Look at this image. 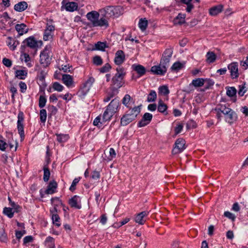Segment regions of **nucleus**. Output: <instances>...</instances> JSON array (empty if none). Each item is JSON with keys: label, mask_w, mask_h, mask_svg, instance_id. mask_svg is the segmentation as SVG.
<instances>
[{"label": "nucleus", "mask_w": 248, "mask_h": 248, "mask_svg": "<svg viewBox=\"0 0 248 248\" xmlns=\"http://www.w3.org/2000/svg\"><path fill=\"white\" fill-rule=\"evenodd\" d=\"M8 146V144L4 140H0V150L4 151Z\"/></svg>", "instance_id": "63"}, {"label": "nucleus", "mask_w": 248, "mask_h": 248, "mask_svg": "<svg viewBox=\"0 0 248 248\" xmlns=\"http://www.w3.org/2000/svg\"><path fill=\"white\" fill-rule=\"evenodd\" d=\"M236 90L234 87H229L227 89L226 94L229 97H233L236 95Z\"/></svg>", "instance_id": "41"}, {"label": "nucleus", "mask_w": 248, "mask_h": 248, "mask_svg": "<svg viewBox=\"0 0 248 248\" xmlns=\"http://www.w3.org/2000/svg\"><path fill=\"white\" fill-rule=\"evenodd\" d=\"M106 12V7L104 9H100L99 12L95 11L90 12L88 13L86 16H107Z\"/></svg>", "instance_id": "32"}, {"label": "nucleus", "mask_w": 248, "mask_h": 248, "mask_svg": "<svg viewBox=\"0 0 248 248\" xmlns=\"http://www.w3.org/2000/svg\"><path fill=\"white\" fill-rule=\"evenodd\" d=\"M185 141L183 139H177L175 143V146L172 150V154L173 155H176L181 153L185 149Z\"/></svg>", "instance_id": "6"}, {"label": "nucleus", "mask_w": 248, "mask_h": 248, "mask_svg": "<svg viewBox=\"0 0 248 248\" xmlns=\"http://www.w3.org/2000/svg\"><path fill=\"white\" fill-rule=\"evenodd\" d=\"M148 21L146 18H141L139 22V27L141 31H145L147 27Z\"/></svg>", "instance_id": "28"}, {"label": "nucleus", "mask_w": 248, "mask_h": 248, "mask_svg": "<svg viewBox=\"0 0 248 248\" xmlns=\"http://www.w3.org/2000/svg\"><path fill=\"white\" fill-rule=\"evenodd\" d=\"M51 203L54 206H58L61 204H62L61 201L58 197L52 198L51 199Z\"/></svg>", "instance_id": "49"}, {"label": "nucleus", "mask_w": 248, "mask_h": 248, "mask_svg": "<svg viewBox=\"0 0 248 248\" xmlns=\"http://www.w3.org/2000/svg\"><path fill=\"white\" fill-rule=\"evenodd\" d=\"M52 20H49L47 21L46 23V27L43 39L45 41H48L51 40L53 35V32L55 30V27L52 24Z\"/></svg>", "instance_id": "4"}, {"label": "nucleus", "mask_w": 248, "mask_h": 248, "mask_svg": "<svg viewBox=\"0 0 248 248\" xmlns=\"http://www.w3.org/2000/svg\"><path fill=\"white\" fill-rule=\"evenodd\" d=\"M80 202V199L79 197L75 195L70 199L69 203L72 207L80 209L81 208V205L79 204Z\"/></svg>", "instance_id": "16"}, {"label": "nucleus", "mask_w": 248, "mask_h": 248, "mask_svg": "<svg viewBox=\"0 0 248 248\" xmlns=\"http://www.w3.org/2000/svg\"><path fill=\"white\" fill-rule=\"evenodd\" d=\"M7 240L6 234L3 229H0V241L3 242H6Z\"/></svg>", "instance_id": "55"}, {"label": "nucleus", "mask_w": 248, "mask_h": 248, "mask_svg": "<svg viewBox=\"0 0 248 248\" xmlns=\"http://www.w3.org/2000/svg\"><path fill=\"white\" fill-rule=\"evenodd\" d=\"M109 156L108 157V160H111L113 158L116 156V153L113 148H111L109 149Z\"/></svg>", "instance_id": "64"}, {"label": "nucleus", "mask_w": 248, "mask_h": 248, "mask_svg": "<svg viewBox=\"0 0 248 248\" xmlns=\"http://www.w3.org/2000/svg\"><path fill=\"white\" fill-rule=\"evenodd\" d=\"M125 55L124 52L122 50H118L115 54L114 59L115 63L117 65H120L124 61Z\"/></svg>", "instance_id": "15"}, {"label": "nucleus", "mask_w": 248, "mask_h": 248, "mask_svg": "<svg viewBox=\"0 0 248 248\" xmlns=\"http://www.w3.org/2000/svg\"><path fill=\"white\" fill-rule=\"evenodd\" d=\"M40 120L42 123H45L46 119V111L45 109H42L40 111Z\"/></svg>", "instance_id": "48"}, {"label": "nucleus", "mask_w": 248, "mask_h": 248, "mask_svg": "<svg viewBox=\"0 0 248 248\" xmlns=\"http://www.w3.org/2000/svg\"><path fill=\"white\" fill-rule=\"evenodd\" d=\"M94 81V79L92 77H90L83 84V86L81 89L85 94L88 92Z\"/></svg>", "instance_id": "17"}, {"label": "nucleus", "mask_w": 248, "mask_h": 248, "mask_svg": "<svg viewBox=\"0 0 248 248\" xmlns=\"http://www.w3.org/2000/svg\"><path fill=\"white\" fill-rule=\"evenodd\" d=\"M110 68V65L108 63H106L102 67L100 68L99 71L101 73H106L108 71Z\"/></svg>", "instance_id": "59"}, {"label": "nucleus", "mask_w": 248, "mask_h": 248, "mask_svg": "<svg viewBox=\"0 0 248 248\" xmlns=\"http://www.w3.org/2000/svg\"><path fill=\"white\" fill-rule=\"evenodd\" d=\"M167 69L164 65H161L160 62L159 65L152 66L151 71L155 74L164 75L167 72Z\"/></svg>", "instance_id": "8"}, {"label": "nucleus", "mask_w": 248, "mask_h": 248, "mask_svg": "<svg viewBox=\"0 0 248 248\" xmlns=\"http://www.w3.org/2000/svg\"><path fill=\"white\" fill-rule=\"evenodd\" d=\"M93 63L96 65H100L102 64L103 62L100 56H96L93 58Z\"/></svg>", "instance_id": "58"}, {"label": "nucleus", "mask_w": 248, "mask_h": 248, "mask_svg": "<svg viewBox=\"0 0 248 248\" xmlns=\"http://www.w3.org/2000/svg\"><path fill=\"white\" fill-rule=\"evenodd\" d=\"M191 1L192 0H181V1L186 5V11L187 12H190L191 10L193 8V5L191 3Z\"/></svg>", "instance_id": "38"}, {"label": "nucleus", "mask_w": 248, "mask_h": 248, "mask_svg": "<svg viewBox=\"0 0 248 248\" xmlns=\"http://www.w3.org/2000/svg\"><path fill=\"white\" fill-rule=\"evenodd\" d=\"M57 186V183L55 181L53 180L50 181L47 186V188L45 191V193L46 194H53L55 192Z\"/></svg>", "instance_id": "13"}, {"label": "nucleus", "mask_w": 248, "mask_h": 248, "mask_svg": "<svg viewBox=\"0 0 248 248\" xmlns=\"http://www.w3.org/2000/svg\"><path fill=\"white\" fill-rule=\"evenodd\" d=\"M223 5L221 4L212 7L209 10V14L212 16L218 15L223 11Z\"/></svg>", "instance_id": "20"}, {"label": "nucleus", "mask_w": 248, "mask_h": 248, "mask_svg": "<svg viewBox=\"0 0 248 248\" xmlns=\"http://www.w3.org/2000/svg\"><path fill=\"white\" fill-rule=\"evenodd\" d=\"M116 70L117 73L113 77L112 82L116 88H119L123 86V78L125 73L124 69L120 66L117 68Z\"/></svg>", "instance_id": "3"}, {"label": "nucleus", "mask_w": 248, "mask_h": 248, "mask_svg": "<svg viewBox=\"0 0 248 248\" xmlns=\"http://www.w3.org/2000/svg\"><path fill=\"white\" fill-rule=\"evenodd\" d=\"M240 64L245 70L248 68V56L240 62Z\"/></svg>", "instance_id": "51"}, {"label": "nucleus", "mask_w": 248, "mask_h": 248, "mask_svg": "<svg viewBox=\"0 0 248 248\" xmlns=\"http://www.w3.org/2000/svg\"><path fill=\"white\" fill-rule=\"evenodd\" d=\"M22 112H20L18 115L17 129L21 138L24 137V127L22 124L24 120Z\"/></svg>", "instance_id": "10"}, {"label": "nucleus", "mask_w": 248, "mask_h": 248, "mask_svg": "<svg viewBox=\"0 0 248 248\" xmlns=\"http://www.w3.org/2000/svg\"><path fill=\"white\" fill-rule=\"evenodd\" d=\"M57 140L60 142H62L66 141L68 138V135L64 134H56Z\"/></svg>", "instance_id": "43"}, {"label": "nucleus", "mask_w": 248, "mask_h": 248, "mask_svg": "<svg viewBox=\"0 0 248 248\" xmlns=\"http://www.w3.org/2000/svg\"><path fill=\"white\" fill-rule=\"evenodd\" d=\"M134 120V119H132L131 116L126 113L121 118V125L123 126H125L131 123L132 121Z\"/></svg>", "instance_id": "24"}, {"label": "nucleus", "mask_w": 248, "mask_h": 248, "mask_svg": "<svg viewBox=\"0 0 248 248\" xmlns=\"http://www.w3.org/2000/svg\"><path fill=\"white\" fill-rule=\"evenodd\" d=\"M183 67V64L181 62H175L173 64L172 66L171 67V70L172 71H178L181 69Z\"/></svg>", "instance_id": "39"}, {"label": "nucleus", "mask_w": 248, "mask_h": 248, "mask_svg": "<svg viewBox=\"0 0 248 248\" xmlns=\"http://www.w3.org/2000/svg\"><path fill=\"white\" fill-rule=\"evenodd\" d=\"M224 215L225 217L231 219L233 221L235 220V218H236L235 216L233 214H232L229 211L225 212L224 213Z\"/></svg>", "instance_id": "56"}, {"label": "nucleus", "mask_w": 248, "mask_h": 248, "mask_svg": "<svg viewBox=\"0 0 248 248\" xmlns=\"http://www.w3.org/2000/svg\"><path fill=\"white\" fill-rule=\"evenodd\" d=\"M156 98V93L155 91H151L147 97V101L149 102H152L155 101Z\"/></svg>", "instance_id": "40"}, {"label": "nucleus", "mask_w": 248, "mask_h": 248, "mask_svg": "<svg viewBox=\"0 0 248 248\" xmlns=\"http://www.w3.org/2000/svg\"><path fill=\"white\" fill-rule=\"evenodd\" d=\"M173 22L174 25H182L185 23V19L184 16H176L173 19Z\"/></svg>", "instance_id": "35"}, {"label": "nucleus", "mask_w": 248, "mask_h": 248, "mask_svg": "<svg viewBox=\"0 0 248 248\" xmlns=\"http://www.w3.org/2000/svg\"><path fill=\"white\" fill-rule=\"evenodd\" d=\"M17 208H15L14 211H13V208L10 207H5L3 209V213L4 215L7 216L11 218L14 216V213L15 211L17 212Z\"/></svg>", "instance_id": "34"}, {"label": "nucleus", "mask_w": 248, "mask_h": 248, "mask_svg": "<svg viewBox=\"0 0 248 248\" xmlns=\"http://www.w3.org/2000/svg\"><path fill=\"white\" fill-rule=\"evenodd\" d=\"M133 67L134 70L137 73L140 77L142 76L146 73V69L145 67L141 65H133Z\"/></svg>", "instance_id": "23"}, {"label": "nucleus", "mask_w": 248, "mask_h": 248, "mask_svg": "<svg viewBox=\"0 0 248 248\" xmlns=\"http://www.w3.org/2000/svg\"><path fill=\"white\" fill-rule=\"evenodd\" d=\"M140 108L139 106L135 107L133 108L129 109L126 113L132 117V119L136 118L137 116L140 114Z\"/></svg>", "instance_id": "18"}, {"label": "nucleus", "mask_w": 248, "mask_h": 248, "mask_svg": "<svg viewBox=\"0 0 248 248\" xmlns=\"http://www.w3.org/2000/svg\"><path fill=\"white\" fill-rule=\"evenodd\" d=\"M153 115L152 114L146 112L142 117V119L139 122L138 126L143 127L148 124L152 120Z\"/></svg>", "instance_id": "11"}, {"label": "nucleus", "mask_w": 248, "mask_h": 248, "mask_svg": "<svg viewBox=\"0 0 248 248\" xmlns=\"http://www.w3.org/2000/svg\"><path fill=\"white\" fill-rule=\"evenodd\" d=\"M27 45L32 48H35L38 47V42L35 40L34 37H30L25 40Z\"/></svg>", "instance_id": "21"}, {"label": "nucleus", "mask_w": 248, "mask_h": 248, "mask_svg": "<svg viewBox=\"0 0 248 248\" xmlns=\"http://www.w3.org/2000/svg\"><path fill=\"white\" fill-rule=\"evenodd\" d=\"M173 53L172 48L170 47L167 48L163 52L162 55L164 56L166 59H168L170 60V58L172 56Z\"/></svg>", "instance_id": "37"}, {"label": "nucleus", "mask_w": 248, "mask_h": 248, "mask_svg": "<svg viewBox=\"0 0 248 248\" xmlns=\"http://www.w3.org/2000/svg\"><path fill=\"white\" fill-rule=\"evenodd\" d=\"M21 59L22 61H24V62L27 63V64L29 67L31 66V64L30 62L31 58L28 54L24 53L21 56Z\"/></svg>", "instance_id": "45"}, {"label": "nucleus", "mask_w": 248, "mask_h": 248, "mask_svg": "<svg viewBox=\"0 0 248 248\" xmlns=\"http://www.w3.org/2000/svg\"><path fill=\"white\" fill-rule=\"evenodd\" d=\"M44 176L43 179L45 182H47L49 180L50 173L48 168L44 167Z\"/></svg>", "instance_id": "42"}, {"label": "nucleus", "mask_w": 248, "mask_h": 248, "mask_svg": "<svg viewBox=\"0 0 248 248\" xmlns=\"http://www.w3.org/2000/svg\"><path fill=\"white\" fill-rule=\"evenodd\" d=\"M204 79L205 80V83L207 84V86L205 87L206 89H209L214 84V82L212 79L208 78H205Z\"/></svg>", "instance_id": "61"}, {"label": "nucleus", "mask_w": 248, "mask_h": 248, "mask_svg": "<svg viewBox=\"0 0 248 248\" xmlns=\"http://www.w3.org/2000/svg\"><path fill=\"white\" fill-rule=\"evenodd\" d=\"M79 181V178H75L73 181L71 186H70L69 189L71 191H73L76 189V186Z\"/></svg>", "instance_id": "60"}, {"label": "nucleus", "mask_w": 248, "mask_h": 248, "mask_svg": "<svg viewBox=\"0 0 248 248\" xmlns=\"http://www.w3.org/2000/svg\"><path fill=\"white\" fill-rule=\"evenodd\" d=\"M120 105V100L118 98H115L110 103L108 104L107 108L110 110L112 112L115 113L118 110L119 106Z\"/></svg>", "instance_id": "12"}, {"label": "nucleus", "mask_w": 248, "mask_h": 248, "mask_svg": "<svg viewBox=\"0 0 248 248\" xmlns=\"http://www.w3.org/2000/svg\"><path fill=\"white\" fill-rule=\"evenodd\" d=\"M206 61L207 63H210L214 62L216 59L217 55L213 51H208L206 55Z\"/></svg>", "instance_id": "25"}, {"label": "nucleus", "mask_w": 248, "mask_h": 248, "mask_svg": "<svg viewBox=\"0 0 248 248\" xmlns=\"http://www.w3.org/2000/svg\"><path fill=\"white\" fill-rule=\"evenodd\" d=\"M247 90V87L246 86V83H244L242 85L239 86V91H238V94L242 96L244 95V93L246 92Z\"/></svg>", "instance_id": "44"}, {"label": "nucleus", "mask_w": 248, "mask_h": 248, "mask_svg": "<svg viewBox=\"0 0 248 248\" xmlns=\"http://www.w3.org/2000/svg\"><path fill=\"white\" fill-rule=\"evenodd\" d=\"M52 219L53 223L57 227H59L61 225L60 222V218L59 217L58 214H54L52 217Z\"/></svg>", "instance_id": "46"}, {"label": "nucleus", "mask_w": 248, "mask_h": 248, "mask_svg": "<svg viewBox=\"0 0 248 248\" xmlns=\"http://www.w3.org/2000/svg\"><path fill=\"white\" fill-rule=\"evenodd\" d=\"M238 63L233 62L228 65V68L232 78H236L239 76Z\"/></svg>", "instance_id": "9"}, {"label": "nucleus", "mask_w": 248, "mask_h": 248, "mask_svg": "<svg viewBox=\"0 0 248 248\" xmlns=\"http://www.w3.org/2000/svg\"><path fill=\"white\" fill-rule=\"evenodd\" d=\"M53 88L54 90L58 92H62L64 87L62 85L60 84L59 83L56 82L53 83Z\"/></svg>", "instance_id": "50"}, {"label": "nucleus", "mask_w": 248, "mask_h": 248, "mask_svg": "<svg viewBox=\"0 0 248 248\" xmlns=\"http://www.w3.org/2000/svg\"><path fill=\"white\" fill-rule=\"evenodd\" d=\"M27 73L25 70H17L16 72V77L20 79H25L27 76Z\"/></svg>", "instance_id": "36"}, {"label": "nucleus", "mask_w": 248, "mask_h": 248, "mask_svg": "<svg viewBox=\"0 0 248 248\" xmlns=\"http://www.w3.org/2000/svg\"><path fill=\"white\" fill-rule=\"evenodd\" d=\"M51 47L47 46L44 50L41 52L40 55V63L43 67H47L50 63L51 60Z\"/></svg>", "instance_id": "2"}, {"label": "nucleus", "mask_w": 248, "mask_h": 248, "mask_svg": "<svg viewBox=\"0 0 248 248\" xmlns=\"http://www.w3.org/2000/svg\"><path fill=\"white\" fill-rule=\"evenodd\" d=\"M167 106L161 100L158 101L157 109L158 111L161 113H163L165 115L167 114L166 110L167 109Z\"/></svg>", "instance_id": "27"}, {"label": "nucleus", "mask_w": 248, "mask_h": 248, "mask_svg": "<svg viewBox=\"0 0 248 248\" xmlns=\"http://www.w3.org/2000/svg\"><path fill=\"white\" fill-rule=\"evenodd\" d=\"M106 11L107 16L120 15L124 14L123 7L120 6L107 7H106Z\"/></svg>", "instance_id": "7"}, {"label": "nucleus", "mask_w": 248, "mask_h": 248, "mask_svg": "<svg viewBox=\"0 0 248 248\" xmlns=\"http://www.w3.org/2000/svg\"><path fill=\"white\" fill-rule=\"evenodd\" d=\"M217 110H218L217 114L218 119H220L221 117L220 114L219 113V111H220L224 115L226 122L230 124H232L237 121V114L232 109L227 106L226 105L218 106Z\"/></svg>", "instance_id": "1"}, {"label": "nucleus", "mask_w": 248, "mask_h": 248, "mask_svg": "<svg viewBox=\"0 0 248 248\" xmlns=\"http://www.w3.org/2000/svg\"><path fill=\"white\" fill-rule=\"evenodd\" d=\"M46 99L44 96H40L39 97V106L40 108H42L44 107L46 105Z\"/></svg>", "instance_id": "52"}, {"label": "nucleus", "mask_w": 248, "mask_h": 248, "mask_svg": "<svg viewBox=\"0 0 248 248\" xmlns=\"http://www.w3.org/2000/svg\"><path fill=\"white\" fill-rule=\"evenodd\" d=\"M62 80L63 83L68 87H71L74 82L73 77L67 74L62 75Z\"/></svg>", "instance_id": "19"}, {"label": "nucleus", "mask_w": 248, "mask_h": 248, "mask_svg": "<svg viewBox=\"0 0 248 248\" xmlns=\"http://www.w3.org/2000/svg\"><path fill=\"white\" fill-rule=\"evenodd\" d=\"M16 29L20 35L27 32L26 26L24 24H17L16 26Z\"/></svg>", "instance_id": "29"}, {"label": "nucleus", "mask_w": 248, "mask_h": 248, "mask_svg": "<svg viewBox=\"0 0 248 248\" xmlns=\"http://www.w3.org/2000/svg\"><path fill=\"white\" fill-rule=\"evenodd\" d=\"M2 63L7 67H10L12 65V61L10 59L6 58L3 59Z\"/></svg>", "instance_id": "62"}, {"label": "nucleus", "mask_w": 248, "mask_h": 248, "mask_svg": "<svg viewBox=\"0 0 248 248\" xmlns=\"http://www.w3.org/2000/svg\"><path fill=\"white\" fill-rule=\"evenodd\" d=\"M159 92L164 95H167L169 93V90L166 86H162L159 88Z\"/></svg>", "instance_id": "54"}, {"label": "nucleus", "mask_w": 248, "mask_h": 248, "mask_svg": "<svg viewBox=\"0 0 248 248\" xmlns=\"http://www.w3.org/2000/svg\"><path fill=\"white\" fill-rule=\"evenodd\" d=\"M65 9L70 12H73L77 10L78 8V5L77 3L75 2H67L65 5Z\"/></svg>", "instance_id": "30"}, {"label": "nucleus", "mask_w": 248, "mask_h": 248, "mask_svg": "<svg viewBox=\"0 0 248 248\" xmlns=\"http://www.w3.org/2000/svg\"><path fill=\"white\" fill-rule=\"evenodd\" d=\"M88 20L91 21L93 26L108 27V22L103 17L100 16H87Z\"/></svg>", "instance_id": "5"}, {"label": "nucleus", "mask_w": 248, "mask_h": 248, "mask_svg": "<svg viewBox=\"0 0 248 248\" xmlns=\"http://www.w3.org/2000/svg\"><path fill=\"white\" fill-rule=\"evenodd\" d=\"M114 114V113L112 112L110 110H108L107 108V109L102 116V122H105L110 120Z\"/></svg>", "instance_id": "26"}, {"label": "nucleus", "mask_w": 248, "mask_h": 248, "mask_svg": "<svg viewBox=\"0 0 248 248\" xmlns=\"http://www.w3.org/2000/svg\"><path fill=\"white\" fill-rule=\"evenodd\" d=\"M7 43L9 48L12 50H14L16 49L18 44L17 42H16L14 39H13L11 37H8L7 38Z\"/></svg>", "instance_id": "33"}, {"label": "nucleus", "mask_w": 248, "mask_h": 248, "mask_svg": "<svg viewBox=\"0 0 248 248\" xmlns=\"http://www.w3.org/2000/svg\"><path fill=\"white\" fill-rule=\"evenodd\" d=\"M107 47L106 44L104 42H98L95 44L96 48L99 50L104 51L105 48Z\"/></svg>", "instance_id": "47"}, {"label": "nucleus", "mask_w": 248, "mask_h": 248, "mask_svg": "<svg viewBox=\"0 0 248 248\" xmlns=\"http://www.w3.org/2000/svg\"><path fill=\"white\" fill-rule=\"evenodd\" d=\"M149 214V212L143 211L138 214L135 218V221L136 223L143 225L145 222L144 217L147 216Z\"/></svg>", "instance_id": "14"}, {"label": "nucleus", "mask_w": 248, "mask_h": 248, "mask_svg": "<svg viewBox=\"0 0 248 248\" xmlns=\"http://www.w3.org/2000/svg\"><path fill=\"white\" fill-rule=\"evenodd\" d=\"M205 83V80L202 78H198L193 79L190 84L195 87H200L202 86Z\"/></svg>", "instance_id": "31"}, {"label": "nucleus", "mask_w": 248, "mask_h": 248, "mask_svg": "<svg viewBox=\"0 0 248 248\" xmlns=\"http://www.w3.org/2000/svg\"><path fill=\"white\" fill-rule=\"evenodd\" d=\"M170 60L168 59H166L164 56L162 55V58L160 61V63L161 65H164L167 68L169 66V64Z\"/></svg>", "instance_id": "57"}, {"label": "nucleus", "mask_w": 248, "mask_h": 248, "mask_svg": "<svg viewBox=\"0 0 248 248\" xmlns=\"http://www.w3.org/2000/svg\"><path fill=\"white\" fill-rule=\"evenodd\" d=\"M130 100L131 96L130 95L128 94H126L122 99V103L124 106L128 107V104L129 103Z\"/></svg>", "instance_id": "53"}, {"label": "nucleus", "mask_w": 248, "mask_h": 248, "mask_svg": "<svg viewBox=\"0 0 248 248\" xmlns=\"http://www.w3.org/2000/svg\"><path fill=\"white\" fill-rule=\"evenodd\" d=\"M28 7V4L25 1H21L15 4L14 9L17 12H22Z\"/></svg>", "instance_id": "22"}]
</instances>
